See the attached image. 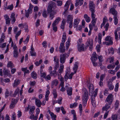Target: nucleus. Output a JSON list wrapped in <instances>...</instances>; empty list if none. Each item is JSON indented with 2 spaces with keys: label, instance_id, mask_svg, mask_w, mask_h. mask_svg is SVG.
Here are the masks:
<instances>
[{
  "label": "nucleus",
  "instance_id": "obj_1",
  "mask_svg": "<svg viewBox=\"0 0 120 120\" xmlns=\"http://www.w3.org/2000/svg\"><path fill=\"white\" fill-rule=\"evenodd\" d=\"M88 97V92L86 91H85L82 98V103L84 106H85L86 105Z\"/></svg>",
  "mask_w": 120,
  "mask_h": 120
},
{
  "label": "nucleus",
  "instance_id": "obj_2",
  "mask_svg": "<svg viewBox=\"0 0 120 120\" xmlns=\"http://www.w3.org/2000/svg\"><path fill=\"white\" fill-rule=\"evenodd\" d=\"M60 19H61L60 18H57L54 21L52 24V26L53 27V30L55 32H56L57 31V27L56 26L58 23L59 22L60 20Z\"/></svg>",
  "mask_w": 120,
  "mask_h": 120
},
{
  "label": "nucleus",
  "instance_id": "obj_3",
  "mask_svg": "<svg viewBox=\"0 0 120 120\" xmlns=\"http://www.w3.org/2000/svg\"><path fill=\"white\" fill-rule=\"evenodd\" d=\"M33 7V6L31 4H30V6L29 9L27 11L26 10H25V16L28 18L29 15V14L31 13L32 11V9Z\"/></svg>",
  "mask_w": 120,
  "mask_h": 120
},
{
  "label": "nucleus",
  "instance_id": "obj_4",
  "mask_svg": "<svg viewBox=\"0 0 120 120\" xmlns=\"http://www.w3.org/2000/svg\"><path fill=\"white\" fill-rule=\"evenodd\" d=\"M50 4L48 6L47 8V11L48 13L52 12L53 11L52 8L53 6L55 5V3L53 1H51L49 2Z\"/></svg>",
  "mask_w": 120,
  "mask_h": 120
},
{
  "label": "nucleus",
  "instance_id": "obj_5",
  "mask_svg": "<svg viewBox=\"0 0 120 120\" xmlns=\"http://www.w3.org/2000/svg\"><path fill=\"white\" fill-rule=\"evenodd\" d=\"M113 96L111 94H110L107 96L105 101L110 104H111L113 100Z\"/></svg>",
  "mask_w": 120,
  "mask_h": 120
},
{
  "label": "nucleus",
  "instance_id": "obj_6",
  "mask_svg": "<svg viewBox=\"0 0 120 120\" xmlns=\"http://www.w3.org/2000/svg\"><path fill=\"white\" fill-rule=\"evenodd\" d=\"M105 40L106 41H108L109 42H107L106 45H112V37L110 36H107L106 37Z\"/></svg>",
  "mask_w": 120,
  "mask_h": 120
},
{
  "label": "nucleus",
  "instance_id": "obj_7",
  "mask_svg": "<svg viewBox=\"0 0 120 120\" xmlns=\"http://www.w3.org/2000/svg\"><path fill=\"white\" fill-rule=\"evenodd\" d=\"M66 55V54H61L60 55V61L61 63L63 64L65 62Z\"/></svg>",
  "mask_w": 120,
  "mask_h": 120
},
{
  "label": "nucleus",
  "instance_id": "obj_8",
  "mask_svg": "<svg viewBox=\"0 0 120 120\" xmlns=\"http://www.w3.org/2000/svg\"><path fill=\"white\" fill-rule=\"evenodd\" d=\"M64 43L63 42L61 43L60 46L59 47V51L60 52L64 53L65 51V46H64Z\"/></svg>",
  "mask_w": 120,
  "mask_h": 120
},
{
  "label": "nucleus",
  "instance_id": "obj_9",
  "mask_svg": "<svg viewBox=\"0 0 120 120\" xmlns=\"http://www.w3.org/2000/svg\"><path fill=\"white\" fill-rule=\"evenodd\" d=\"M109 13H111L114 16H117V12L114 8H112L110 9Z\"/></svg>",
  "mask_w": 120,
  "mask_h": 120
},
{
  "label": "nucleus",
  "instance_id": "obj_10",
  "mask_svg": "<svg viewBox=\"0 0 120 120\" xmlns=\"http://www.w3.org/2000/svg\"><path fill=\"white\" fill-rule=\"evenodd\" d=\"M78 48L79 52L83 51L84 50V44L81 43L78 44Z\"/></svg>",
  "mask_w": 120,
  "mask_h": 120
},
{
  "label": "nucleus",
  "instance_id": "obj_11",
  "mask_svg": "<svg viewBox=\"0 0 120 120\" xmlns=\"http://www.w3.org/2000/svg\"><path fill=\"white\" fill-rule=\"evenodd\" d=\"M89 7L90 10L91 11H95V5L94 4L93 1H90L89 4Z\"/></svg>",
  "mask_w": 120,
  "mask_h": 120
},
{
  "label": "nucleus",
  "instance_id": "obj_12",
  "mask_svg": "<svg viewBox=\"0 0 120 120\" xmlns=\"http://www.w3.org/2000/svg\"><path fill=\"white\" fill-rule=\"evenodd\" d=\"M17 101L16 100L13 99L12 100L11 103L10 104V108L11 109L13 108L15 106Z\"/></svg>",
  "mask_w": 120,
  "mask_h": 120
},
{
  "label": "nucleus",
  "instance_id": "obj_13",
  "mask_svg": "<svg viewBox=\"0 0 120 120\" xmlns=\"http://www.w3.org/2000/svg\"><path fill=\"white\" fill-rule=\"evenodd\" d=\"M96 96H94H94H91V100L92 103V104L93 106H95L96 105V101L95 100V97Z\"/></svg>",
  "mask_w": 120,
  "mask_h": 120
},
{
  "label": "nucleus",
  "instance_id": "obj_14",
  "mask_svg": "<svg viewBox=\"0 0 120 120\" xmlns=\"http://www.w3.org/2000/svg\"><path fill=\"white\" fill-rule=\"evenodd\" d=\"M58 83V81L57 79H56L52 81L51 83V87L52 88H53V86L55 85V86H56L57 85Z\"/></svg>",
  "mask_w": 120,
  "mask_h": 120
},
{
  "label": "nucleus",
  "instance_id": "obj_15",
  "mask_svg": "<svg viewBox=\"0 0 120 120\" xmlns=\"http://www.w3.org/2000/svg\"><path fill=\"white\" fill-rule=\"evenodd\" d=\"M109 103V104L107 103L106 104L105 106L103 107L102 108V110L103 111H107V110L109 109L110 107V105Z\"/></svg>",
  "mask_w": 120,
  "mask_h": 120
},
{
  "label": "nucleus",
  "instance_id": "obj_16",
  "mask_svg": "<svg viewBox=\"0 0 120 120\" xmlns=\"http://www.w3.org/2000/svg\"><path fill=\"white\" fill-rule=\"evenodd\" d=\"M72 89L71 87H68L67 88V93L68 95L71 96L72 95Z\"/></svg>",
  "mask_w": 120,
  "mask_h": 120
},
{
  "label": "nucleus",
  "instance_id": "obj_17",
  "mask_svg": "<svg viewBox=\"0 0 120 120\" xmlns=\"http://www.w3.org/2000/svg\"><path fill=\"white\" fill-rule=\"evenodd\" d=\"M87 45L86 47H88L89 46L93 45V40L92 39H89L88 40L86 43Z\"/></svg>",
  "mask_w": 120,
  "mask_h": 120
},
{
  "label": "nucleus",
  "instance_id": "obj_18",
  "mask_svg": "<svg viewBox=\"0 0 120 120\" xmlns=\"http://www.w3.org/2000/svg\"><path fill=\"white\" fill-rule=\"evenodd\" d=\"M20 80H16L14 81L13 84V86L14 87H16L20 83Z\"/></svg>",
  "mask_w": 120,
  "mask_h": 120
},
{
  "label": "nucleus",
  "instance_id": "obj_19",
  "mask_svg": "<svg viewBox=\"0 0 120 120\" xmlns=\"http://www.w3.org/2000/svg\"><path fill=\"white\" fill-rule=\"evenodd\" d=\"M5 36L4 33L2 34L1 37L0 39V47L1 46V43L4 41V39L5 38Z\"/></svg>",
  "mask_w": 120,
  "mask_h": 120
},
{
  "label": "nucleus",
  "instance_id": "obj_20",
  "mask_svg": "<svg viewBox=\"0 0 120 120\" xmlns=\"http://www.w3.org/2000/svg\"><path fill=\"white\" fill-rule=\"evenodd\" d=\"M83 0H76L75 6L77 7L79 4L80 6H81L83 4Z\"/></svg>",
  "mask_w": 120,
  "mask_h": 120
},
{
  "label": "nucleus",
  "instance_id": "obj_21",
  "mask_svg": "<svg viewBox=\"0 0 120 120\" xmlns=\"http://www.w3.org/2000/svg\"><path fill=\"white\" fill-rule=\"evenodd\" d=\"M35 102L36 105L38 107H40L41 105V103L40 100L37 98L35 99Z\"/></svg>",
  "mask_w": 120,
  "mask_h": 120
},
{
  "label": "nucleus",
  "instance_id": "obj_22",
  "mask_svg": "<svg viewBox=\"0 0 120 120\" xmlns=\"http://www.w3.org/2000/svg\"><path fill=\"white\" fill-rule=\"evenodd\" d=\"M73 18L72 16L70 15H68L67 17V22L68 23L72 22Z\"/></svg>",
  "mask_w": 120,
  "mask_h": 120
},
{
  "label": "nucleus",
  "instance_id": "obj_23",
  "mask_svg": "<svg viewBox=\"0 0 120 120\" xmlns=\"http://www.w3.org/2000/svg\"><path fill=\"white\" fill-rule=\"evenodd\" d=\"M49 13V18L50 19L52 20L54 17V15L56 13V12L55 11H53L52 12Z\"/></svg>",
  "mask_w": 120,
  "mask_h": 120
},
{
  "label": "nucleus",
  "instance_id": "obj_24",
  "mask_svg": "<svg viewBox=\"0 0 120 120\" xmlns=\"http://www.w3.org/2000/svg\"><path fill=\"white\" fill-rule=\"evenodd\" d=\"M70 72L69 71H66L65 75L64 76L65 80V81H67L68 79H69V74Z\"/></svg>",
  "mask_w": 120,
  "mask_h": 120
},
{
  "label": "nucleus",
  "instance_id": "obj_25",
  "mask_svg": "<svg viewBox=\"0 0 120 120\" xmlns=\"http://www.w3.org/2000/svg\"><path fill=\"white\" fill-rule=\"evenodd\" d=\"M79 22V20L76 19L74 20V22L73 26L74 27H77L78 25V24Z\"/></svg>",
  "mask_w": 120,
  "mask_h": 120
},
{
  "label": "nucleus",
  "instance_id": "obj_26",
  "mask_svg": "<svg viewBox=\"0 0 120 120\" xmlns=\"http://www.w3.org/2000/svg\"><path fill=\"white\" fill-rule=\"evenodd\" d=\"M3 74L5 75L9 76L10 74V71L8 70L4 69L3 70Z\"/></svg>",
  "mask_w": 120,
  "mask_h": 120
},
{
  "label": "nucleus",
  "instance_id": "obj_27",
  "mask_svg": "<svg viewBox=\"0 0 120 120\" xmlns=\"http://www.w3.org/2000/svg\"><path fill=\"white\" fill-rule=\"evenodd\" d=\"M108 86L109 89L110 90H112L113 89L114 86L112 85V83L110 82H108Z\"/></svg>",
  "mask_w": 120,
  "mask_h": 120
},
{
  "label": "nucleus",
  "instance_id": "obj_28",
  "mask_svg": "<svg viewBox=\"0 0 120 120\" xmlns=\"http://www.w3.org/2000/svg\"><path fill=\"white\" fill-rule=\"evenodd\" d=\"M70 2L69 1H67L66 2L64 6V9L65 10L67 11L68 9L69 5L70 4Z\"/></svg>",
  "mask_w": 120,
  "mask_h": 120
},
{
  "label": "nucleus",
  "instance_id": "obj_29",
  "mask_svg": "<svg viewBox=\"0 0 120 120\" xmlns=\"http://www.w3.org/2000/svg\"><path fill=\"white\" fill-rule=\"evenodd\" d=\"M15 14L14 13H12L10 17V18L11 19H12V23H14L16 21L15 18Z\"/></svg>",
  "mask_w": 120,
  "mask_h": 120
},
{
  "label": "nucleus",
  "instance_id": "obj_30",
  "mask_svg": "<svg viewBox=\"0 0 120 120\" xmlns=\"http://www.w3.org/2000/svg\"><path fill=\"white\" fill-rule=\"evenodd\" d=\"M71 41V39L69 38H68V41L66 42V47L67 50L68 49L69 46L70 44V42Z\"/></svg>",
  "mask_w": 120,
  "mask_h": 120
},
{
  "label": "nucleus",
  "instance_id": "obj_31",
  "mask_svg": "<svg viewBox=\"0 0 120 120\" xmlns=\"http://www.w3.org/2000/svg\"><path fill=\"white\" fill-rule=\"evenodd\" d=\"M84 18L85 19V20L87 22H89L90 20V17H89L87 14H86L84 15Z\"/></svg>",
  "mask_w": 120,
  "mask_h": 120
},
{
  "label": "nucleus",
  "instance_id": "obj_32",
  "mask_svg": "<svg viewBox=\"0 0 120 120\" xmlns=\"http://www.w3.org/2000/svg\"><path fill=\"white\" fill-rule=\"evenodd\" d=\"M56 70H55V69H54V71L50 72V74L51 75L53 76L54 77H56L57 75Z\"/></svg>",
  "mask_w": 120,
  "mask_h": 120
},
{
  "label": "nucleus",
  "instance_id": "obj_33",
  "mask_svg": "<svg viewBox=\"0 0 120 120\" xmlns=\"http://www.w3.org/2000/svg\"><path fill=\"white\" fill-rule=\"evenodd\" d=\"M78 66L77 62H75L74 64V66L73 68V70L74 71V73H75L78 68Z\"/></svg>",
  "mask_w": 120,
  "mask_h": 120
},
{
  "label": "nucleus",
  "instance_id": "obj_34",
  "mask_svg": "<svg viewBox=\"0 0 120 120\" xmlns=\"http://www.w3.org/2000/svg\"><path fill=\"white\" fill-rule=\"evenodd\" d=\"M37 75L36 73L34 71H33L31 72V76L33 78L36 79L37 78Z\"/></svg>",
  "mask_w": 120,
  "mask_h": 120
},
{
  "label": "nucleus",
  "instance_id": "obj_35",
  "mask_svg": "<svg viewBox=\"0 0 120 120\" xmlns=\"http://www.w3.org/2000/svg\"><path fill=\"white\" fill-rule=\"evenodd\" d=\"M64 68V65L63 64H61L60 65V69L59 70V72L61 74L62 73Z\"/></svg>",
  "mask_w": 120,
  "mask_h": 120
},
{
  "label": "nucleus",
  "instance_id": "obj_36",
  "mask_svg": "<svg viewBox=\"0 0 120 120\" xmlns=\"http://www.w3.org/2000/svg\"><path fill=\"white\" fill-rule=\"evenodd\" d=\"M35 109V107L34 106H33L31 107L30 109V114H33Z\"/></svg>",
  "mask_w": 120,
  "mask_h": 120
},
{
  "label": "nucleus",
  "instance_id": "obj_37",
  "mask_svg": "<svg viewBox=\"0 0 120 120\" xmlns=\"http://www.w3.org/2000/svg\"><path fill=\"white\" fill-rule=\"evenodd\" d=\"M65 22V20L64 19H63L60 26L61 28L63 30H64V25Z\"/></svg>",
  "mask_w": 120,
  "mask_h": 120
},
{
  "label": "nucleus",
  "instance_id": "obj_38",
  "mask_svg": "<svg viewBox=\"0 0 120 120\" xmlns=\"http://www.w3.org/2000/svg\"><path fill=\"white\" fill-rule=\"evenodd\" d=\"M117 16H114V24L116 25L118 23V19H117Z\"/></svg>",
  "mask_w": 120,
  "mask_h": 120
},
{
  "label": "nucleus",
  "instance_id": "obj_39",
  "mask_svg": "<svg viewBox=\"0 0 120 120\" xmlns=\"http://www.w3.org/2000/svg\"><path fill=\"white\" fill-rule=\"evenodd\" d=\"M61 86V88L60 89V90L61 91H64L65 90V89L64 87V84L63 83H62L61 84H60V86Z\"/></svg>",
  "mask_w": 120,
  "mask_h": 120
},
{
  "label": "nucleus",
  "instance_id": "obj_40",
  "mask_svg": "<svg viewBox=\"0 0 120 120\" xmlns=\"http://www.w3.org/2000/svg\"><path fill=\"white\" fill-rule=\"evenodd\" d=\"M22 70L24 71V73H29L30 72L29 70L27 69V68H22ZM24 75H25V74H24Z\"/></svg>",
  "mask_w": 120,
  "mask_h": 120
},
{
  "label": "nucleus",
  "instance_id": "obj_41",
  "mask_svg": "<svg viewBox=\"0 0 120 120\" xmlns=\"http://www.w3.org/2000/svg\"><path fill=\"white\" fill-rule=\"evenodd\" d=\"M66 38V35L65 33H64L63 35V37L62 38V42L64 43L65 41V39Z\"/></svg>",
  "mask_w": 120,
  "mask_h": 120
},
{
  "label": "nucleus",
  "instance_id": "obj_42",
  "mask_svg": "<svg viewBox=\"0 0 120 120\" xmlns=\"http://www.w3.org/2000/svg\"><path fill=\"white\" fill-rule=\"evenodd\" d=\"M13 56L15 58H17L18 56V51H14L13 52Z\"/></svg>",
  "mask_w": 120,
  "mask_h": 120
},
{
  "label": "nucleus",
  "instance_id": "obj_43",
  "mask_svg": "<svg viewBox=\"0 0 120 120\" xmlns=\"http://www.w3.org/2000/svg\"><path fill=\"white\" fill-rule=\"evenodd\" d=\"M119 105V101L118 100H116L115 103V107L116 109H117Z\"/></svg>",
  "mask_w": 120,
  "mask_h": 120
},
{
  "label": "nucleus",
  "instance_id": "obj_44",
  "mask_svg": "<svg viewBox=\"0 0 120 120\" xmlns=\"http://www.w3.org/2000/svg\"><path fill=\"white\" fill-rule=\"evenodd\" d=\"M52 94L54 96V98H56L57 96V94L56 92L55 89H53V90Z\"/></svg>",
  "mask_w": 120,
  "mask_h": 120
},
{
  "label": "nucleus",
  "instance_id": "obj_45",
  "mask_svg": "<svg viewBox=\"0 0 120 120\" xmlns=\"http://www.w3.org/2000/svg\"><path fill=\"white\" fill-rule=\"evenodd\" d=\"M89 90H94L93 85L92 84H88Z\"/></svg>",
  "mask_w": 120,
  "mask_h": 120
},
{
  "label": "nucleus",
  "instance_id": "obj_46",
  "mask_svg": "<svg viewBox=\"0 0 120 120\" xmlns=\"http://www.w3.org/2000/svg\"><path fill=\"white\" fill-rule=\"evenodd\" d=\"M115 66V65L114 64H113L112 65V64H110L108 66L107 68L109 69H113Z\"/></svg>",
  "mask_w": 120,
  "mask_h": 120
},
{
  "label": "nucleus",
  "instance_id": "obj_47",
  "mask_svg": "<svg viewBox=\"0 0 120 120\" xmlns=\"http://www.w3.org/2000/svg\"><path fill=\"white\" fill-rule=\"evenodd\" d=\"M94 90H89V95L90 96H94Z\"/></svg>",
  "mask_w": 120,
  "mask_h": 120
},
{
  "label": "nucleus",
  "instance_id": "obj_48",
  "mask_svg": "<svg viewBox=\"0 0 120 120\" xmlns=\"http://www.w3.org/2000/svg\"><path fill=\"white\" fill-rule=\"evenodd\" d=\"M60 76L58 77V79H60V81H61L60 83V84H61L62 83H63V84H64V78L62 77V76L60 75Z\"/></svg>",
  "mask_w": 120,
  "mask_h": 120
},
{
  "label": "nucleus",
  "instance_id": "obj_49",
  "mask_svg": "<svg viewBox=\"0 0 120 120\" xmlns=\"http://www.w3.org/2000/svg\"><path fill=\"white\" fill-rule=\"evenodd\" d=\"M19 89L18 88L17 89H16L15 91V93L14 94V97H15V96L19 93Z\"/></svg>",
  "mask_w": 120,
  "mask_h": 120
},
{
  "label": "nucleus",
  "instance_id": "obj_50",
  "mask_svg": "<svg viewBox=\"0 0 120 120\" xmlns=\"http://www.w3.org/2000/svg\"><path fill=\"white\" fill-rule=\"evenodd\" d=\"M77 103L76 102L74 103V104H72L70 105V107L71 108H72L73 107H76L77 106Z\"/></svg>",
  "mask_w": 120,
  "mask_h": 120
},
{
  "label": "nucleus",
  "instance_id": "obj_51",
  "mask_svg": "<svg viewBox=\"0 0 120 120\" xmlns=\"http://www.w3.org/2000/svg\"><path fill=\"white\" fill-rule=\"evenodd\" d=\"M42 15L43 17L45 18H46L47 15L46 12V10H44L43 12L42 13Z\"/></svg>",
  "mask_w": 120,
  "mask_h": 120
},
{
  "label": "nucleus",
  "instance_id": "obj_52",
  "mask_svg": "<svg viewBox=\"0 0 120 120\" xmlns=\"http://www.w3.org/2000/svg\"><path fill=\"white\" fill-rule=\"evenodd\" d=\"M42 60L41 59L39 61V62L38 61L36 62L35 63V64L37 66H38L41 64L42 63Z\"/></svg>",
  "mask_w": 120,
  "mask_h": 120
},
{
  "label": "nucleus",
  "instance_id": "obj_53",
  "mask_svg": "<svg viewBox=\"0 0 120 120\" xmlns=\"http://www.w3.org/2000/svg\"><path fill=\"white\" fill-rule=\"evenodd\" d=\"M55 64V66L54 68V69H55V70H56L57 68L59 67V62H56Z\"/></svg>",
  "mask_w": 120,
  "mask_h": 120
},
{
  "label": "nucleus",
  "instance_id": "obj_54",
  "mask_svg": "<svg viewBox=\"0 0 120 120\" xmlns=\"http://www.w3.org/2000/svg\"><path fill=\"white\" fill-rule=\"evenodd\" d=\"M112 120H116L117 119V116L116 114L112 115Z\"/></svg>",
  "mask_w": 120,
  "mask_h": 120
},
{
  "label": "nucleus",
  "instance_id": "obj_55",
  "mask_svg": "<svg viewBox=\"0 0 120 120\" xmlns=\"http://www.w3.org/2000/svg\"><path fill=\"white\" fill-rule=\"evenodd\" d=\"M16 117V116L15 113V112H14L12 114L11 120H15Z\"/></svg>",
  "mask_w": 120,
  "mask_h": 120
},
{
  "label": "nucleus",
  "instance_id": "obj_56",
  "mask_svg": "<svg viewBox=\"0 0 120 120\" xmlns=\"http://www.w3.org/2000/svg\"><path fill=\"white\" fill-rule=\"evenodd\" d=\"M49 113L50 114L51 116L53 118H56V115H54L53 113L51 112L50 111H49Z\"/></svg>",
  "mask_w": 120,
  "mask_h": 120
},
{
  "label": "nucleus",
  "instance_id": "obj_57",
  "mask_svg": "<svg viewBox=\"0 0 120 120\" xmlns=\"http://www.w3.org/2000/svg\"><path fill=\"white\" fill-rule=\"evenodd\" d=\"M30 54L31 56H36V53L34 51H30Z\"/></svg>",
  "mask_w": 120,
  "mask_h": 120
},
{
  "label": "nucleus",
  "instance_id": "obj_58",
  "mask_svg": "<svg viewBox=\"0 0 120 120\" xmlns=\"http://www.w3.org/2000/svg\"><path fill=\"white\" fill-rule=\"evenodd\" d=\"M79 109L80 110V113H81L82 111V106L81 104H79Z\"/></svg>",
  "mask_w": 120,
  "mask_h": 120
},
{
  "label": "nucleus",
  "instance_id": "obj_59",
  "mask_svg": "<svg viewBox=\"0 0 120 120\" xmlns=\"http://www.w3.org/2000/svg\"><path fill=\"white\" fill-rule=\"evenodd\" d=\"M95 12L94 11H92L91 12V17L92 19H95V15L94 14V13Z\"/></svg>",
  "mask_w": 120,
  "mask_h": 120
},
{
  "label": "nucleus",
  "instance_id": "obj_60",
  "mask_svg": "<svg viewBox=\"0 0 120 120\" xmlns=\"http://www.w3.org/2000/svg\"><path fill=\"white\" fill-rule=\"evenodd\" d=\"M7 66L8 67H13V66L12 65V63L11 61L9 62L8 63Z\"/></svg>",
  "mask_w": 120,
  "mask_h": 120
},
{
  "label": "nucleus",
  "instance_id": "obj_61",
  "mask_svg": "<svg viewBox=\"0 0 120 120\" xmlns=\"http://www.w3.org/2000/svg\"><path fill=\"white\" fill-rule=\"evenodd\" d=\"M62 4V2L61 1H57V4L58 6H61Z\"/></svg>",
  "mask_w": 120,
  "mask_h": 120
},
{
  "label": "nucleus",
  "instance_id": "obj_62",
  "mask_svg": "<svg viewBox=\"0 0 120 120\" xmlns=\"http://www.w3.org/2000/svg\"><path fill=\"white\" fill-rule=\"evenodd\" d=\"M61 110L62 111V113L63 114H66V112L64 110V107L63 106H61Z\"/></svg>",
  "mask_w": 120,
  "mask_h": 120
},
{
  "label": "nucleus",
  "instance_id": "obj_63",
  "mask_svg": "<svg viewBox=\"0 0 120 120\" xmlns=\"http://www.w3.org/2000/svg\"><path fill=\"white\" fill-rule=\"evenodd\" d=\"M108 72L109 73L113 75L115 73V71L112 70H109L108 71Z\"/></svg>",
  "mask_w": 120,
  "mask_h": 120
},
{
  "label": "nucleus",
  "instance_id": "obj_64",
  "mask_svg": "<svg viewBox=\"0 0 120 120\" xmlns=\"http://www.w3.org/2000/svg\"><path fill=\"white\" fill-rule=\"evenodd\" d=\"M109 63H112L114 61V58L113 57H110L109 58Z\"/></svg>",
  "mask_w": 120,
  "mask_h": 120
}]
</instances>
